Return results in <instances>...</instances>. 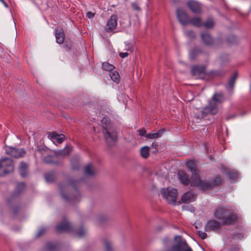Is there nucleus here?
<instances>
[{"label": "nucleus", "instance_id": "nucleus-1", "mask_svg": "<svg viewBox=\"0 0 251 251\" xmlns=\"http://www.w3.org/2000/svg\"><path fill=\"white\" fill-rule=\"evenodd\" d=\"M213 215L224 225H232L237 220L236 216L230 209L222 205L218 206L215 209Z\"/></svg>", "mask_w": 251, "mask_h": 251}, {"label": "nucleus", "instance_id": "nucleus-2", "mask_svg": "<svg viewBox=\"0 0 251 251\" xmlns=\"http://www.w3.org/2000/svg\"><path fill=\"white\" fill-rule=\"evenodd\" d=\"M103 128L102 132L106 143L109 146L114 145L117 140L116 129L110 123L107 118L103 117L100 121Z\"/></svg>", "mask_w": 251, "mask_h": 251}, {"label": "nucleus", "instance_id": "nucleus-3", "mask_svg": "<svg viewBox=\"0 0 251 251\" xmlns=\"http://www.w3.org/2000/svg\"><path fill=\"white\" fill-rule=\"evenodd\" d=\"M195 178L196 181H192V186L198 187L203 190L210 189L213 187L219 185L222 182L221 178L219 176L214 177L210 182L201 180L197 176H195Z\"/></svg>", "mask_w": 251, "mask_h": 251}, {"label": "nucleus", "instance_id": "nucleus-4", "mask_svg": "<svg viewBox=\"0 0 251 251\" xmlns=\"http://www.w3.org/2000/svg\"><path fill=\"white\" fill-rule=\"evenodd\" d=\"M225 100L222 93L215 94L212 99L209 101V104L206 106L202 111L203 114H216L218 112L216 102H222Z\"/></svg>", "mask_w": 251, "mask_h": 251}, {"label": "nucleus", "instance_id": "nucleus-5", "mask_svg": "<svg viewBox=\"0 0 251 251\" xmlns=\"http://www.w3.org/2000/svg\"><path fill=\"white\" fill-rule=\"evenodd\" d=\"M162 197L170 204H175L177 196V190L175 188H163L161 190Z\"/></svg>", "mask_w": 251, "mask_h": 251}, {"label": "nucleus", "instance_id": "nucleus-6", "mask_svg": "<svg viewBox=\"0 0 251 251\" xmlns=\"http://www.w3.org/2000/svg\"><path fill=\"white\" fill-rule=\"evenodd\" d=\"M12 160L8 158H4L0 160V176L12 172L14 170Z\"/></svg>", "mask_w": 251, "mask_h": 251}, {"label": "nucleus", "instance_id": "nucleus-7", "mask_svg": "<svg viewBox=\"0 0 251 251\" xmlns=\"http://www.w3.org/2000/svg\"><path fill=\"white\" fill-rule=\"evenodd\" d=\"M69 187V186L68 185L63 184H60L59 185L60 193L62 198L65 201L72 203L78 201L80 197V195L77 191H75L76 195L74 196L72 195H69L68 196L64 194V192L66 190H68Z\"/></svg>", "mask_w": 251, "mask_h": 251}, {"label": "nucleus", "instance_id": "nucleus-8", "mask_svg": "<svg viewBox=\"0 0 251 251\" xmlns=\"http://www.w3.org/2000/svg\"><path fill=\"white\" fill-rule=\"evenodd\" d=\"M175 241L176 244L172 247V250L174 251H192L186 241L182 239L181 236H175Z\"/></svg>", "mask_w": 251, "mask_h": 251}, {"label": "nucleus", "instance_id": "nucleus-9", "mask_svg": "<svg viewBox=\"0 0 251 251\" xmlns=\"http://www.w3.org/2000/svg\"><path fill=\"white\" fill-rule=\"evenodd\" d=\"M4 150L7 155L14 158L23 157L25 154V151L23 149H18L9 146H5Z\"/></svg>", "mask_w": 251, "mask_h": 251}, {"label": "nucleus", "instance_id": "nucleus-10", "mask_svg": "<svg viewBox=\"0 0 251 251\" xmlns=\"http://www.w3.org/2000/svg\"><path fill=\"white\" fill-rule=\"evenodd\" d=\"M176 15L178 21L182 25H186L189 24L190 18L182 8H178L176 10Z\"/></svg>", "mask_w": 251, "mask_h": 251}, {"label": "nucleus", "instance_id": "nucleus-11", "mask_svg": "<svg viewBox=\"0 0 251 251\" xmlns=\"http://www.w3.org/2000/svg\"><path fill=\"white\" fill-rule=\"evenodd\" d=\"M221 225L215 220H208L206 223L204 229L205 231L209 232L211 231H217L221 229Z\"/></svg>", "mask_w": 251, "mask_h": 251}, {"label": "nucleus", "instance_id": "nucleus-12", "mask_svg": "<svg viewBox=\"0 0 251 251\" xmlns=\"http://www.w3.org/2000/svg\"><path fill=\"white\" fill-rule=\"evenodd\" d=\"M186 166L188 170L192 173V176L190 178V183L191 186H192V181H196L197 179L195 178V176H197L198 178H200L197 174L198 170L196 168L195 162L191 160L187 162Z\"/></svg>", "mask_w": 251, "mask_h": 251}, {"label": "nucleus", "instance_id": "nucleus-13", "mask_svg": "<svg viewBox=\"0 0 251 251\" xmlns=\"http://www.w3.org/2000/svg\"><path fill=\"white\" fill-rule=\"evenodd\" d=\"M205 70L204 66H193L191 67V72L192 75L197 79L203 77Z\"/></svg>", "mask_w": 251, "mask_h": 251}, {"label": "nucleus", "instance_id": "nucleus-14", "mask_svg": "<svg viewBox=\"0 0 251 251\" xmlns=\"http://www.w3.org/2000/svg\"><path fill=\"white\" fill-rule=\"evenodd\" d=\"M187 6L194 13H200L201 11V3L195 0H189L187 2Z\"/></svg>", "mask_w": 251, "mask_h": 251}, {"label": "nucleus", "instance_id": "nucleus-15", "mask_svg": "<svg viewBox=\"0 0 251 251\" xmlns=\"http://www.w3.org/2000/svg\"><path fill=\"white\" fill-rule=\"evenodd\" d=\"M56 232H71L73 231V227L71 224L66 220L61 224L56 226L55 227Z\"/></svg>", "mask_w": 251, "mask_h": 251}, {"label": "nucleus", "instance_id": "nucleus-16", "mask_svg": "<svg viewBox=\"0 0 251 251\" xmlns=\"http://www.w3.org/2000/svg\"><path fill=\"white\" fill-rule=\"evenodd\" d=\"M117 25V17L116 15L113 14L111 16L109 20L107 21L105 27L107 31H111L114 30Z\"/></svg>", "mask_w": 251, "mask_h": 251}, {"label": "nucleus", "instance_id": "nucleus-17", "mask_svg": "<svg viewBox=\"0 0 251 251\" xmlns=\"http://www.w3.org/2000/svg\"><path fill=\"white\" fill-rule=\"evenodd\" d=\"M196 197V195L194 192L188 191L181 196V200L183 202L187 203L195 201Z\"/></svg>", "mask_w": 251, "mask_h": 251}, {"label": "nucleus", "instance_id": "nucleus-18", "mask_svg": "<svg viewBox=\"0 0 251 251\" xmlns=\"http://www.w3.org/2000/svg\"><path fill=\"white\" fill-rule=\"evenodd\" d=\"M18 171L22 177H26L28 174V164L24 161H21L19 164Z\"/></svg>", "mask_w": 251, "mask_h": 251}, {"label": "nucleus", "instance_id": "nucleus-19", "mask_svg": "<svg viewBox=\"0 0 251 251\" xmlns=\"http://www.w3.org/2000/svg\"><path fill=\"white\" fill-rule=\"evenodd\" d=\"M203 43L207 46H211L213 43V39L207 32H202L201 34Z\"/></svg>", "mask_w": 251, "mask_h": 251}, {"label": "nucleus", "instance_id": "nucleus-20", "mask_svg": "<svg viewBox=\"0 0 251 251\" xmlns=\"http://www.w3.org/2000/svg\"><path fill=\"white\" fill-rule=\"evenodd\" d=\"M49 137L52 139L53 142L61 144L64 141L65 137L63 134H58L55 132H52L49 134Z\"/></svg>", "mask_w": 251, "mask_h": 251}, {"label": "nucleus", "instance_id": "nucleus-21", "mask_svg": "<svg viewBox=\"0 0 251 251\" xmlns=\"http://www.w3.org/2000/svg\"><path fill=\"white\" fill-rule=\"evenodd\" d=\"M72 150V147L70 146H66L64 149L55 151V154L57 156V158L59 156L65 157L68 155Z\"/></svg>", "mask_w": 251, "mask_h": 251}, {"label": "nucleus", "instance_id": "nucleus-22", "mask_svg": "<svg viewBox=\"0 0 251 251\" xmlns=\"http://www.w3.org/2000/svg\"><path fill=\"white\" fill-rule=\"evenodd\" d=\"M55 35L56 41L57 43L60 44L63 43L65 39V35L62 29H56L55 30Z\"/></svg>", "mask_w": 251, "mask_h": 251}, {"label": "nucleus", "instance_id": "nucleus-23", "mask_svg": "<svg viewBox=\"0 0 251 251\" xmlns=\"http://www.w3.org/2000/svg\"><path fill=\"white\" fill-rule=\"evenodd\" d=\"M177 176L180 182L185 186H187L190 183V179H189L188 176L183 172H179Z\"/></svg>", "mask_w": 251, "mask_h": 251}, {"label": "nucleus", "instance_id": "nucleus-24", "mask_svg": "<svg viewBox=\"0 0 251 251\" xmlns=\"http://www.w3.org/2000/svg\"><path fill=\"white\" fill-rule=\"evenodd\" d=\"M43 161L46 164H56L59 163L57 156L55 155H47L44 157Z\"/></svg>", "mask_w": 251, "mask_h": 251}, {"label": "nucleus", "instance_id": "nucleus-25", "mask_svg": "<svg viewBox=\"0 0 251 251\" xmlns=\"http://www.w3.org/2000/svg\"><path fill=\"white\" fill-rule=\"evenodd\" d=\"M84 173L86 175L89 176H94L96 173L97 171L94 168V167L91 164L87 165L84 169Z\"/></svg>", "mask_w": 251, "mask_h": 251}, {"label": "nucleus", "instance_id": "nucleus-26", "mask_svg": "<svg viewBox=\"0 0 251 251\" xmlns=\"http://www.w3.org/2000/svg\"><path fill=\"white\" fill-rule=\"evenodd\" d=\"M189 24H191L194 26L200 27L203 25V23L201 18L196 17L191 18Z\"/></svg>", "mask_w": 251, "mask_h": 251}, {"label": "nucleus", "instance_id": "nucleus-27", "mask_svg": "<svg viewBox=\"0 0 251 251\" xmlns=\"http://www.w3.org/2000/svg\"><path fill=\"white\" fill-rule=\"evenodd\" d=\"M164 129H160L157 132H151L147 134L146 137L149 139H157L160 138L164 132Z\"/></svg>", "mask_w": 251, "mask_h": 251}, {"label": "nucleus", "instance_id": "nucleus-28", "mask_svg": "<svg viewBox=\"0 0 251 251\" xmlns=\"http://www.w3.org/2000/svg\"><path fill=\"white\" fill-rule=\"evenodd\" d=\"M25 184L24 182L18 183L16 186L15 191L12 194V197L18 195L22 192L25 188Z\"/></svg>", "mask_w": 251, "mask_h": 251}, {"label": "nucleus", "instance_id": "nucleus-29", "mask_svg": "<svg viewBox=\"0 0 251 251\" xmlns=\"http://www.w3.org/2000/svg\"><path fill=\"white\" fill-rule=\"evenodd\" d=\"M237 77V73L235 72L232 76L229 79L228 82V87L230 90H232L234 88L236 79Z\"/></svg>", "mask_w": 251, "mask_h": 251}, {"label": "nucleus", "instance_id": "nucleus-30", "mask_svg": "<svg viewBox=\"0 0 251 251\" xmlns=\"http://www.w3.org/2000/svg\"><path fill=\"white\" fill-rule=\"evenodd\" d=\"M140 154L144 158H147L150 154V148L148 146L142 147L140 149Z\"/></svg>", "mask_w": 251, "mask_h": 251}, {"label": "nucleus", "instance_id": "nucleus-31", "mask_svg": "<svg viewBox=\"0 0 251 251\" xmlns=\"http://www.w3.org/2000/svg\"><path fill=\"white\" fill-rule=\"evenodd\" d=\"M109 75L112 80L116 83H118L120 81V75L117 71L110 72Z\"/></svg>", "mask_w": 251, "mask_h": 251}, {"label": "nucleus", "instance_id": "nucleus-32", "mask_svg": "<svg viewBox=\"0 0 251 251\" xmlns=\"http://www.w3.org/2000/svg\"><path fill=\"white\" fill-rule=\"evenodd\" d=\"M103 243L105 248V251H112L113 248L111 242L107 239H105L103 240Z\"/></svg>", "mask_w": 251, "mask_h": 251}, {"label": "nucleus", "instance_id": "nucleus-33", "mask_svg": "<svg viewBox=\"0 0 251 251\" xmlns=\"http://www.w3.org/2000/svg\"><path fill=\"white\" fill-rule=\"evenodd\" d=\"M45 178L47 182H51L55 179V174L53 172L47 173L45 176Z\"/></svg>", "mask_w": 251, "mask_h": 251}, {"label": "nucleus", "instance_id": "nucleus-34", "mask_svg": "<svg viewBox=\"0 0 251 251\" xmlns=\"http://www.w3.org/2000/svg\"><path fill=\"white\" fill-rule=\"evenodd\" d=\"M102 68L103 70L106 71H109L110 72L113 70L115 68L113 65L110 64L108 62L103 63L102 65Z\"/></svg>", "mask_w": 251, "mask_h": 251}, {"label": "nucleus", "instance_id": "nucleus-35", "mask_svg": "<svg viewBox=\"0 0 251 251\" xmlns=\"http://www.w3.org/2000/svg\"><path fill=\"white\" fill-rule=\"evenodd\" d=\"M203 25H204L206 28H211L214 26V23L212 19L209 18L205 21L204 23H203Z\"/></svg>", "mask_w": 251, "mask_h": 251}, {"label": "nucleus", "instance_id": "nucleus-36", "mask_svg": "<svg viewBox=\"0 0 251 251\" xmlns=\"http://www.w3.org/2000/svg\"><path fill=\"white\" fill-rule=\"evenodd\" d=\"M241 247L238 244H233L227 248L226 251H239Z\"/></svg>", "mask_w": 251, "mask_h": 251}, {"label": "nucleus", "instance_id": "nucleus-37", "mask_svg": "<svg viewBox=\"0 0 251 251\" xmlns=\"http://www.w3.org/2000/svg\"><path fill=\"white\" fill-rule=\"evenodd\" d=\"M56 245L51 243L49 242L46 246V251H55Z\"/></svg>", "mask_w": 251, "mask_h": 251}, {"label": "nucleus", "instance_id": "nucleus-38", "mask_svg": "<svg viewBox=\"0 0 251 251\" xmlns=\"http://www.w3.org/2000/svg\"><path fill=\"white\" fill-rule=\"evenodd\" d=\"M185 35L189 39L195 38V33L192 30H187L184 31Z\"/></svg>", "mask_w": 251, "mask_h": 251}, {"label": "nucleus", "instance_id": "nucleus-39", "mask_svg": "<svg viewBox=\"0 0 251 251\" xmlns=\"http://www.w3.org/2000/svg\"><path fill=\"white\" fill-rule=\"evenodd\" d=\"M86 231L83 228H80L77 232V235L79 237H83L86 233Z\"/></svg>", "mask_w": 251, "mask_h": 251}, {"label": "nucleus", "instance_id": "nucleus-40", "mask_svg": "<svg viewBox=\"0 0 251 251\" xmlns=\"http://www.w3.org/2000/svg\"><path fill=\"white\" fill-rule=\"evenodd\" d=\"M131 6H132V9L135 11H141L140 7L138 5V4L136 2L132 3L131 4Z\"/></svg>", "mask_w": 251, "mask_h": 251}, {"label": "nucleus", "instance_id": "nucleus-41", "mask_svg": "<svg viewBox=\"0 0 251 251\" xmlns=\"http://www.w3.org/2000/svg\"><path fill=\"white\" fill-rule=\"evenodd\" d=\"M198 234L202 239H205L207 236V234L205 232L202 231H198Z\"/></svg>", "mask_w": 251, "mask_h": 251}, {"label": "nucleus", "instance_id": "nucleus-42", "mask_svg": "<svg viewBox=\"0 0 251 251\" xmlns=\"http://www.w3.org/2000/svg\"><path fill=\"white\" fill-rule=\"evenodd\" d=\"M46 228L45 227H41L38 232L37 233V235H36V236L37 237H39L40 236H41L42 235V234H43L44 233H45L46 231Z\"/></svg>", "mask_w": 251, "mask_h": 251}, {"label": "nucleus", "instance_id": "nucleus-43", "mask_svg": "<svg viewBox=\"0 0 251 251\" xmlns=\"http://www.w3.org/2000/svg\"><path fill=\"white\" fill-rule=\"evenodd\" d=\"M138 132L139 135L141 136H144L146 133V130L145 128H142L141 129H138Z\"/></svg>", "mask_w": 251, "mask_h": 251}, {"label": "nucleus", "instance_id": "nucleus-44", "mask_svg": "<svg viewBox=\"0 0 251 251\" xmlns=\"http://www.w3.org/2000/svg\"><path fill=\"white\" fill-rule=\"evenodd\" d=\"M86 15V17H87L88 18L92 19L95 16V13L90 12V11H89V12H87Z\"/></svg>", "mask_w": 251, "mask_h": 251}, {"label": "nucleus", "instance_id": "nucleus-45", "mask_svg": "<svg viewBox=\"0 0 251 251\" xmlns=\"http://www.w3.org/2000/svg\"><path fill=\"white\" fill-rule=\"evenodd\" d=\"M229 177L231 179H235L237 177V174L236 173H229Z\"/></svg>", "mask_w": 251, "mask_h": 251}, {"label": "nucleus", "instance_id": "nucleus-46", "mask_svg": "<svg viewBox=\"0 0 251 251\" xmlns=\"http://www.w3.org/2000/svg\"><path fill=\"white\" fill-rule=\"evenodd\" d=\"M128 55V53L127 52H120L119 56L120 57L124 58L126 57Z\"/></svg>", "mask_w": 251, "mask_h": 251}, {"label": "nucleus", "instance_id": "nucleus-47", "mask_svg": "<svg viewBox=\"0 0 251 251\" xmlns=\"http://www.w3.org/2000/svg\"><path fill=\"white\" fill-rule=\"evenodd\" d=\"M163 243L166 245H169L171 243V240L168 238L166 237L163 239Z\"/></svg>", "mask_w": 251, "mask_h": 251}, {"label": "nucleus", "instance_id": "nucleus-48", "mask_svg": "<svg viewBox=\"0 0 251 251\" xmlns=\"http://www.w3.org/2000/svg\"><path fill=\"white\" fill-rule=\"evenodd\" d=\"M190 58L191 60H194L195 58V56L194 55V51H191L190 53Z\"/></svg>", "mask_w": 251, "mask_h": 251}, {"label": "nucleus", "instance_id": "nucleus-49", "mask_svg": "<svg viewBox=\"0 0 251 251\" xmlns=\"http://www.w3.org/2000/svg\"><path fill=\"white\" fill-rule=\"evenodd\" d=\"M0 1L3 4V5L6 7H7L8 5L6 2L4 1V0H0Z\"/></svg>", "mask_w": 251, "mask_h": 251}, {"label": "nucleus", "instance_id": "nucleus-50", "mask_svg": "<svg viewBox=\"0 0 251 251\" xmlns=\"http://www.w3.org/2000/svg\"><path fill=\"white\" fill-rule=\"evenodd\" d=\"M236 117H237L236 115H231L229 116V117L227 119H230V118H235Z\"/></svg>", "mask_w": 251, "mask_h": 251}, {"label": "nucleus", "instance_id": "nucleus-51", "mask_svg": "<svg viewBox=\"0 0 251 251\" xmlns=\"http://www.w3.org/2000/svg\"><path fill=\"white\" fill-rule=\"evenodd\" d=\"M173 2L174 3H176L178 2L179 0H172Z\"/></svg>", "mask_w": 251, "mask_h": 251}, {"label": "nucleus", "instance_id": "nucleus-52", "mask_svg": "<svg viewBox=\"0 0 251 251\" xmlns=\"http://www.w3.org/2000/svg\"><path fill=\"white\" fill-rule=\"evenodd\" d=\"M74 182L71 181V182H70V185H72V186H73L74 187H75V186H74Z\"/></svg>", "mask_w": 251, "mask_h": 251}, {"label": "nucleus", "instance_id": "nucleus-53", "mask_svg": "<svg viewBox=\"0 0 251 251\" xmlns=\"http://www.w3.org/2000/svg\"><path fill=\"white\" fill-rule=\"evenodd\" d=\"M246 112H244V113H243L241 115V116H243L244 114H245Z\"/></svg>", "mask_w": 251, "mask_h": 251}, {"label": "nucleus", "instance_id": "nucleus-54", "mask_svg": "<svg viewBox=\"0 0 251 251\" xmlns=\"http://www.w3.org/2000/svg\"><path fill=\"white\" fill-rule=\"evenodd\" d=\"M152 146L153 147H154V143H152Z\"/></svg>", "mask_w": 251, "mask_h": 251}, {"label": "nucleus", "instance_id": "nucleus-55", "mask_svg": "<svg viewBox=\"0 0 251 251\" xmlns=\"http://www.w3.org/2000/svg\"><path fill=\"white\" fill-rule=\"evenodd\" d=\"M239 238L243 237V236H242V235H241V236H239Z\"/></svg>", "mask_w": 251, "mask_h": 251}, {"label": "nucleus", "instance_id": "nucleus-56", "mask_svg": "<svg viewBox=\"0 0 251 251\" xmlns=\"http://www.w3.org/2000/svg\"><path fill=\"white\" fill-rule=\"evenodd\" d=\"M215 75H219V74H218V73H215Z\"/></svg>", "mask_w": 251, "mask_h": 251}, {"label": "nucleus", "instance_id": "nucleus-57", "mask_svg": "<svg viewBox=\"0 0 251 251\" xmlns=\"http://www.w3.org/2000/svg\"><path fill=\"white\" fill-rule=\"evenodd\" d=\"M37 151H41V150H39V149H38Z\"/></svg>", "mask_w": 251, "mask_h": 251}, {"label": "nucleus", "instance_id": "nucleus-58", "mask_svg": "<svg viewBox=\"0 0 251 251\" xmlns=\"http://www.w3.org/2000/svg\"><path fill=\"white\" fill-rule=\"evenodd\" d=\"M195 227H196V228H198V226H195Z\"/></svg>", "mask_w": 251, "mask_h": 251}]
</instances>
